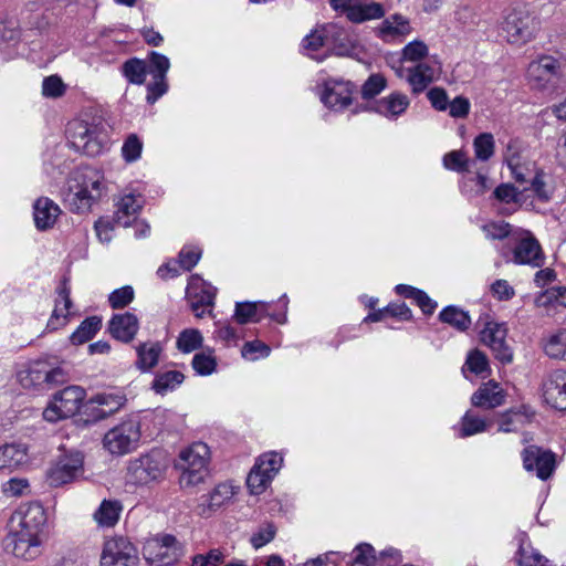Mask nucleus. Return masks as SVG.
<instances>
[{
    "mask_svg": "<svg viewBox=\"0 0 566 566\" xmlns=\"http://www.w3.org/2000/svg\"><path fill=\"white\" fill-rule=\"evenodd\" d=\"M406 72V82L410 85L411 92L418 95L440 77L441 65L437 61L420 62L407 67Z\"/></svg>",
    "mask_w": 566,
    "mask_h": 566,
    "instance_id": "obj_17",
    "label": "nucleus"
},
{
    "mask_svg": "<svg viewBox=\"0 0 566 566\" xmlns=\"http://www.w3.org/2000/svg\"><path fill=\"white\" fill-rule=\"evenodd\" d=\"M180 555L176 537L168 534L149 539L144 547V557L150 566L172 565Z\"/></svg>",
    "mask_w": 566,
    "mask_h": 566,
    "instance_id": "obj_11",
    "label": "nucleus"
},
{
    "mask_svg": "<svg viewBox=\"0 0 566 566\" xmlns=\"http://www.w3.org/2000/svg\"><path fill=\"white\" fill-rule=\"evenodd\" d=\"M134 298V290L132 286H123L113 291L108 301L113 308H120L128 305Z\"/></svg>",
    "mask_w": 566,
    "mask_h": 566,
    "instance_id": "obj_60",
    "label": "nucleus"
},
{
    "mask_svg": "<svg viewBox=\"0 0 566 566\" xmlns=\"http://www.w3.org/2000/svg\"><path fill=\"white\" fill-rule=\"evenodd\" d=\"M185 380V376L179 370H167L158 373L153 381L151 388L159 395L175 390Z\"/></svg>",
    "mask_w": 566,
    "mask_h": 566,
    "instance_id": "obj_39",
    "label": "nucleus"
},
{
    "mask_svg": "<svg viewBox=\"0 0 566 566\" xmlns=\"http://www.w3.org/2000/svg\"><path fill=\"white\" fill-rule=\"evenodd\" d=\"M83 474V457L81 453L64 454L46 471V482L52 488H60L75 481Z\"/></svg>",
    "mask_w": 566,
    "mask_h": 566,
    "instance_id": "obj_12",
    "label": "nucleus"
},
{
    "mask_svg": "<svg viewBox=\"0 0 566 566\" xmlns=\"http://www.w3.org/2000/svg\"><path fill=\"white\" fill-rule=\"evenodd\" d=\"M139 557L134 544L123 536L105 539L99 566H138Z\"/></svg>",
    "mask_w": 566,
    "mask_h": 566,
    "instance_id": "obj_8",
    "label": "nucleus"
},
{
    "mask_svg": "<svg viewBox=\"0 0 566 566\" xmlns=\"http://www.w3.org/2000/svg\"><path fill=\"white\" fill-rule=\"evenodd\" d=\"M470 160L465 154L460 150L448 153L443 157V165L447 169L457 172H464L469 170Z\"/></svg>",
    "mask_w": 566,
    "mask_h": 566,
    "instance_id": "obj_54",
    "label": "nucleus"
},
{
    "mask_svg": "<svg viewBox=\"0 0 566 566\" xmlns=\"http://www.w3.org/2000/svg\"><path fill=\"white\" fill-rule=\"evenodd\" d=\"M123 506L117 500H103L93 514V520L101 527H113L119 520Z\"/></svg>",
    "mask_w": 566,
    "mask_h": 566,
    "instance_id": "obj_36",
    "label": "nucleus"
},
{
    "mask_svg": "<svg viewBox=\"0 0 566 566\" xmlns=\"http://www.w3.org/2000/svg\"><path fill=\"white\" fill-rule=\"evenodd\" d=\"M210 460L209 447L203 442H195L179 454L178 468L181 470L182 488H193L202 483L208 475Z\"/></svg>",
    "mask_w": 566,
    "mask_h": 566,
    "instance_id": "obj_4",
    "label": "nucleus"
},
{
    "mask_svg": "<svg viewBox=\"0 0 566 566\" xmlns=\"http://www.w3.org/2000/svg\"><path fill=\"white\" fill-rule=\"evenodd\" d=\"M505 394L502 387L490 380L482 384L479 389L472 395L471 402L473 406L484 409H494L504 403Z\"/></svg>",
    "mask_w": 566,
    "mask_h": 566,
    "instance_id": "obj_26",
    "label": "nucleus"
},
{
    "mask_svg": "<svg viewBox=\"0 0 566 566\" xmlns=\"http://www.w3.org/2000/svg\"><path fill=\"white\" fill-rule=\"evenodd\" d=\"M70 293L71 291L67 285V280L64 279L61 286L57 289V297L55 298L54 310L48 322L49 329L56 331L67 323V318L71 314L70 310L72 306Z\"/></svg>",
    "mask_w": 566,
    "mask_h": 566,
    "instance_id": "obj_25",
    "label": "nucleus"
},
{
    "mask_svg": "<svg viewBox=\"0 0 566 566\" xmlns=\"http://www.w3.org/2000/svg\"><path fill=\"white\" fill-rule=\"evenodd\" d=\"M384 7L378 2L361 3L356 1L355 6L348 11V20L355 23H361L368 20L380 19L385 15Z\"/></svg>",
    "mask_w": 566,
    "mask_h": 566,
    "instance_id": "obj_38",
    "label": "nucleus"
},
{
    "mask_svg": "<svg viewBox=\"0 0 566 566\" xmlns=\"http://www.w3.org/2000/svg\"><path fill=\"white\" fill-rule=\"evenodd\" d=\"M353 560L350 566H376L380 564L385 566V558L390 557L394 562L400 560V553L395 548L382 551L376 556L375 549L370 544L361 543L353 549Z\"/></svg>",
    "mask_w": 566,
    "mask_h": 566,
    "instance_id": "obj_24",
    "label": "nucleus"
},
{
    "mask_svg": "<svg viewBox=\"0 0 566 566\" xmlns=\"http://www.w3.org/2000/svg\"><path fill=\"white\" fill-rule=\"evenodd\" d=\"M65 85L60 76L50 75L43 80L42 94L45 97L56 98L64 94Z\"/></svg>",
    "mask_w": 566,
    "mask_h": 566,
    "instance_id": "obj_57",
    "label": "nucleus"
},
{
    "mask_svg": "<svg viewBox=\"0 0 566 566\" xmlns=\"http://www.w3.org/2000/svg\"><path fill=\"white\" fill-rule=\"evenodd\" d=\"M270 347L262 342L253 340L244 344L242 355L245 358L255 360L259 357H268L270 355Z\"/></svg>",
    "mask_w": 566,
    "mask_h": 566,
    "instance_id": "obj_61",
    "label": "nucleus"
},
{
    "mask_svg": "<svg viewBox=\"0 0 566 566\" xmlns=\"http://www.w3.org/2000/svg\"><path fill=\"white\" fill-rule=\"evenodd\" d=\"M85 398V390L80 386H70L56 392L43 411L46 421L55 422L74 416Z\"/></svg>",
    "mask_w": 566,
    "mask_h": 566,
    "instance_id": "obj_7",
    "label": "nucleus"
},
{
    "mask_svg": "<svg viewBox=\"0 0 566 566\" xmlns=\"http://www.w3.org/2000/svg\"><path fill=\"white\" fill-rule=\"evenodd\" d=\"M470 109V101L464 96H457L450 101L447 111H449V115L453 118H464L469 115Z\"/></svg>",
    "mask_w": 566,
    "mask_h": 566,
    "instance_id": "obj_63",
    "label": "nucleus"
},
{
    "mask_svg": "<svg viewBox=\"0 0 566 566\" xmlns=\"http://www.w3.org/2000/svg\"><path fill=\"white\" fill-rule=\"evenodd\" d=\"M223 562V554L219 549H211L206 555L193 556L191 566H218Z\"/></svg>",
    "mask_w": 566,
    "mask_h": 566,
    "instance_id": "obj_64",
    "label": "nucleus"
},
{
    "mask_svg": "<svg viewBox=\"0 0 566 566\" xmlns=\"http://www.w3.org/2000/svg\"><path fill=\"white\" fill-rule=\"evenodd\" d=\"M149 73L153 75L154 82L147 86L146 99L153 104L167 92L166 74L170 67V62L166 55L155 51L149 54Z\"/></svg>",
    "mask_w": 566,
    "mask_h": 566,
    "instance_id": "obj_16",
    "label": "nucleus"
},
{
    "mask_svg": "<svg viewBox=\"0 0 566 566\" xmlns=\"http://www.w3.org/2000/svg\"><path fill=\"white\" fill-rule=\"evenodd\" d=\"M507 328L504 324L488 322L480 333L481 342L493 353L502 364L513 361V350L506 343Z\"/></svg>",
    "mask_w": 566,
    "mask_h": 566,
    "instance_id": "obj_13",
    "label": "nucleus"
},
{
    "mask_svg": "<svg viewBox=\"0 0 566 566\" xmlns=\"http://www.w3.org/2000/svg\"><path fill=\"white\" fill-rule=\"evenodd\" d=\"M140 440V426L134 419L122 421L109 429L103 438L104 448L112 455H125L133 452Z\"/></svg>",
    "mask_w": 566,
    "mask_h": 566,
    "instance_id": "obj_6",
    "label": "nucleus"
},
{
    "mask_svg": "<svg viewBox=\"0 0 566 566\" xmlns=\"http://www.w3.org/2000/svg\"><path fill=\"white\" fill-rule=\"evenodd\" d=\"M482 231L488 239L503 240L512 233V227L503 220L491 221L482 227Z\"/></svg>",
    "mask_w": 566,
    "mask_h": 566,
    "instance_id": "obj_53",
    "label": "nucleus"
},
{
    "mask_svg": "<svg viewBox=\"0 0 566 566\" xmlns=\"http://www.w3.org/2000/svg\"><path fill=\"white\" fill-rule=\"evenodd\" d=\"M526 78L532 88L554 90L566 83V55H541L528 64Z\"/></svg>",
    "mask_w": 566,
    "mask_h": 566,
    "instance_id": "obj_2",
    "label": "nucleus"
},
{
    "mask_svg": "<svg viewBox=\"0 0 566 566\" xmlns=\"http://www.w3.org/2000/svg\"><path fill=\"white\" fill-rule=\"evenodd\" d=\"M409 104L410 101L407 95L394 92L378 102L377 111L387 118H397L406 112Z\"/></svg>",
    "mask_w": 566,
    "mask_h": 566,
    "instance_id": "obj_34",
    "label": "nucleus"
},
{
    "mask_svg": "<svg viewBox=\"0 0 566 566\" xmlns=\"http://www.w3.org/2000/svg\"><path fill=\"white\" fill-rule=\"evenodd\" d=\"M46 514L38 502L23 504L11 515L4 547L15 557L33 560L41 554Z\"/></svg>",
    "mask_w": 566,
    "mask_h": 566,
    "instance_id": "obj_1",
    "label": "nucleus"
},
{
    "mask_svg": "<svg viewBox=\"0 0 566 566\" xmlns=\"http://www.w3.org/2000/svg\"><path fill=\"white\" fill-rule=\"evenodd\" d=\"M163 353V346L159 342H145L136 346L137 360L136 366L142 371H149L159 361Z\"/></svg>",
    "mask_w": 566,
    "mask_h": 566,
    "instance_id": "obj_33",
    "label": "nucleus"
},
{
    "mask_svg": "<svg viewBox=\"0 0 566 566\" xmlns=\"http://www.w3.org/2000/svg\"><path fill=\"white\" fill-rule=\"evenodd\" d=\"M60 214V207L48 197L36 199L33 205V219L38 230L53 228Z\"/></svg>",
    "mask_w": 566,
    "mask_h": 566,
    "instance_id": "obj_27",
    "label": "nucleus"
},
{
    "mask_svg": "<svg viewBox=\"0 0 566 566\" xmlns=\"http://www.w3.org/2000/svg\"><path fill=\"white\" fill-rule=\"evenodd\" d=\"M475 158L481 161L489 160L495 151V140L491 133H482L473 140Z\"/></svg>",
    "mask_w": 566,
    "mask_h": 566,
    "instance_id": "obj_47",
    "label": "nucleus"
},
{
    "mask_svg": "<svg viewBox=\"0 0 566 566\" xmlns=\"http://www.w3.org/2000/svg\"><path fill=\"white\" fill-rule=\"evenodd\" d=\"M543 261L544 256L538 241L530 232H523L513 250V262L538 268Z\"/></svg>",
    "mask_w": 566,
    "mask_h": 566,
    "instance_id": "obj_20",
    "label": "nucleus"
},
{
    "mask_svg": "<svg viewBox=\"0 0 566 566\" xmlns=\"http://www.w3.org/2000/svg\"><path fill=\"white\" fill-rule=\"evenodd\" d=\"M237 493L235 486L229 482L219 483L211 492L199 499L195 512L205 518L212 516L221 507L230 503Z\"/></svg>",
    "mask_w": 566,
    "mask_h": 566,
    "instance_id": "obj_15",
    "label": "nucleus"
},
{
    "mask_svg": "<svg viewBox=\"0 0 566 566\" xmlns=\"http://www.w3.org/2000/svg\"><path fill=\"white\" fill-rule=\"evenodd\" d=\"M283 458L276 452L261 455L251 469L247 485L252 494H261L268 488L272 479L279 472Z\"/></svg>",
    "mask_w": 566,
    "mask_h": 566,
    "instance_id": "obj_10",
    "label": "nucleus"
},
{
    "mask_svg": "<svg viewBox=\"0 0 566 566\" xmlns=\"http://www.w3.org/2000/svg\"><path fill=\"white\" fill-rule=\"evenodd\" d=\"M1 491L9 497L23 496L30 491V483L24 478H11L2 484Z\"/></svg>",
    "mask_w": 566,
    "mask_h": 566,
    "instance_id": "obj_51",
    "label": "nucleus"
},
{
    "mask_svg": "<svg viewBox=\"0 0 566 566\" xmlns=\"http://www.w3.org/2000/svg\"><path fill=\"white\" fill-rule=\"evenodd\" d=\"M126 400L120 391L101 392L85 403V413L94 421L103 420L117 412Z\"/></svg>",
    "mask_w": 566,
    "mask_h": 566,
    "instance_id": "obj_14",
    "label": "nucleus"
},
{
    "mask_svg": "<svg viewBox=\"0 0 566 566\" xmlns=\"http://www.w3.org/2000/svg\"><path fill=\"white\" fill-rule=\"evenodd\" d=\"M144 205L140 195L125 192L115 201L114 222L119 227H128L136 219Z\"/></svg>",
    "mask_w": 566,
    "mask_h": 566,
    "instance_id": "obj_23",
    "label": "nucleus"
},
{
    "mask_svg": "<svg viewBox=\"0 0 566 566\" xmlns=\"http://www.w3.org/2000/svg\"><path fill=\"white\" fill-rule=\"evenodd\" d=\"M66 136L75 150L87 156H96L106 139L105 125L101 120L88 123L84 119H73L67 124Z\"/></svg>",
    "mask_w": 566,
    "mask_h": 566,
    "instance_id": "obj_3",
    "label": "nucleus"
},
{
    "mask_svg": "<svg viewBox=\"0 0 566 566\" xmlns=\"http://www.w3.org/2000/svg\"><path fill=\"white\" fill-rule=\"evenodd\" d=\"M353 85L340 80H328L324 84L321 101L333 111H343L352 104Z\"/></svg>",
    "mask_w": 566,
    "mask_h": 566,
    "instance_id": "obj_19",
    "label": "nucleus"
},
{
    "mask_svg": "<svg viewBox=\"0 0 566 566\" xmlns=\"http://www.w3.org/2000/svg\"><path fill=\"white\" fill-rule=\"evenodd\" d=\"M72 178L98 199H101L106 191L103 174L94 168H80L73 172Z\"/></svg>",
    "mask_w": 566,
    "mask_h": 566,
    "instance_id": "obj_31",
    "label": "nucleus"
},
{
    "mask_svg": "<svg viewBox=\"0 0 566 566\" xmlns=\"http://www.w3.org/2000/svg\"><path fill=\"white\" fill-rule=\"evenodd\" d=\"M492 424L491 420L479 417L472 411H467L461 419L459 437L467 438L486 431Z\"/></svg>",
    "mask_w": 566,
    "mask_h": 566,
    "instance_id": "obj_40",
    "label": "nucleus"
},
{
    "mask_svg": "<svg viewBox=\"0 0 566 566\" xmlns=\"http://www.w3.org/2000/svg\"><path fill=\"white\" fill-rule=\"evenodd\" d=\"M28 462V447L11 442L0 446V469L15 470Z\"/></svg>",
    "mask_w": 566,
    "mask_h": 566,
    "instance_id": "obj_30",
    "label": "nucleus"
},
{
    "mask_svg": "<svg viewBox=\"0 0 566 566\" xmlns=\"http://www.w3.org/2000/svg\"><path fill=\"white\" fill-rule=\"evenodd\" d=\"M429 55L428 45L421 40H413L406 44L401 50V62L420 63L426 62Z\"/></svg>",
    "mask_w": 566,
    "mask_h": 566,
    "instance_id": "obj_46",
    "label": "nucleus"
},
{
    "mask_svg": "<svg viewBox=\"0 0 566 566\" xmlns=\"http://www.w3.org/2000/svg\"><path fill=\"white\" fill-rule=\"evenodd\" d=\"M465 366L475 375H481L489 368V360L484 353L479 349L471 350L468 354Z\"/></svg>",
    "mask_w": 566,
    "mask_h": 566,
    "instance_id": "obj_55",
    "label": "nucleus"
},
{
    "mask_svg": "<svg viewBox=\"0 0 566 566\" xmlns=\"http://www.w3.org/2000/svg\"><path fill=\"white\" fill-rule=\"evenodd\" d=\"M544 352L551 358L566 360V326L548 336Z\"/></svg>",
    "mask_w": 566,
    "mask_h": 566,
    "instance_id": "obj_43",
    "label": "nucleus"
},
{
    "mask_svg": "<svg viewBox=\"0 0 566 566\" xmlns=\"http://www.w3.org/2000/svg\"><path fill=\"white\" fill-rule=\"evenodd\" d=\"M188 291L192 303H198L200 306L211 307L214 304L216 287L202 281L197 275L191 276Z\"/></svg>",
    "mask_w": 566,
    "mask_h": 566,
    "instance_id": "obj_35",
    "label": "nucleus"
},
{
    "mask_svg": "<svg viewBox=\"0 0 566 566\" xmlns=\"http://www.w3.org/2000/svg\"><path fill=\"white\" fill-rule=\"evenodd\" d=\"M376 32L384 42L401 43L412 32V27L407 17L394 13L382 20Z\"/></svg>",
    "mask_w": 566,
    "mask_h": 566,
    "instance_id": "obj_21",
    "label": "nucleus"
},
{
    "mask_svg": "<svg viewBox=\"0 0 566 566\" xmlns=\"http://www.w3.org/2000/svg\"><path fill=\"white\" fill-rule=\"evenodd\" d=\"M523 467L526 471H536L541 480L548 479L555 470V455L536 446H530L522 452Z\"/></svg>",
    "mask_w": 566,
    "mask_h": 566,
    "instance_id": "obj_18",
    "label": "nucleus"
},
{
    "mask_svg": "<svg viewBox=\"0 0 566 566\" xmlns=\"http://www.w3.org/2000/svg\"><path fill=\"white\" fill-rule=\"evenodd\" d=\"M143 144L136 135H130L122 147V154L127 163L137 160L142 155Z\"/></svg>",
    "mask_w": 566,
    "mask_h": 566,
    "instance_id": "obj_58",
    "label": "nucleus"
},
{
    "mask_svg": "<svg viewBox=\"0 0 566 566\" xmlns=\"http://www.w3.org/2000/svg\"><path fill=\"white\" fill-rule=\"evenodd\" d=\"M123 74L129 83L140 85L145 82L146 74L149 72L145 61L139 59H130L123 64Z\"/></svg>",
    "mask_w": 566,
    "mask_h": 566,
    "instance_id": "obj_45",
    "label": "nucleus"
},
{
    "mask_svg": "<svg viewBox=\"0 0 566 566\" xmlns=\"http://www.w3.org/2000/svg\"><path fill=\"white\" fill-rule=\"evenodd\" d=\"M537 30L535 18L527 11L513 10L510 12L501 27L502 35L509 43L525 44L530 42Z\"/></svg>",
    "mask_w": 566,
    "mask_h": 566,
    "instance_id": "obj_9",
    "label": "nucleus"
},
{
    "mask_svg": "<svg viewBox=\"0 0 566 566\" xmlns=\"http://www.w3.org/2000/svg\"><path fill=\"white\" fill-rule=\"evenodd\" d=\"M201 250L197 247H185L179 252L178 264L185 271H190L200 260Z\"/></svg>",
    "mask_w": 566,
    "mask_h": 566,
    "instance_id": "obj_56",
    "label": "nucleus"
},
{
    "mask_svg": "<svg viewBox=\"0 0 566 566\" xmlns=\"http://www.w3.org/2000/svg\"><path fill=\"white\" fill-rule=\"evenodd\" d=\"M192 368L200 376L211 375L217 367V361L212 354L198 353L192 358Z\"/></svg>",
    "mask_w": 566,
    "mask_h": 566,
    "instance_id": "obj_52",
    "label": "nucleus"
},
{
    "mask_svg": "<svg viewBox=\"0 0 566 566\" xmlns=\"http://www.w3.org/2000/svg\"><path fill=\"white\" fill-rule=\"evenodd\" d=\"M167 460L161 451L153 450L127 464L126 479L134 485H148L164 479Z\"/></svg>",
    "mask_w": 566,
    "mask_h": 566,
    "instance_id": "obj_5",
    "label": "nucleus"
},
{
    "mask_svg": "<svg viewBox=\"0 0 566 566\" xmlns=\"http://www.w3.org/2000/svg\"><path fill=\"white\" fill-rule=\"evenodd\" d=\"M427 97L434 109L439 112H444L448 109L450 101L444 88L432 87L428 91Z\"/></svg>",
    "mask_w": 566,
    "mask_h": 566,
    "instance_id": "obj_62",
    "label": "nucleus"
},
{
    "mask_svg": "<svg viewBox=\"0 0 566 566\" xmlns=\"http://www.w3.org/2000/svg\"><path fill=\"white\" fill-rule=\"evenodd\" d=\"M54 375H62V369H48L43 364H36L28 370L25 377L22 378V381L24 382V386H39L48 384V379H52Z\"/></svg>",
    "mask_w": 566,
    "mask_h": 566,
    "instance_id": "obj_44",
    "label": "nucleus"
},
{
    "mask_svg": "<svg viewBox=\"0 0 566 566\" xmlns=\"http://www.w3.org/2000/svg\"><path fill=\"white\" fill-rule=\"evenodd\" d=\"M518 543L516 557L518 566H548V560L531 546L525 533L518 535Z\"/></svg>",
    "mask_w": 566,
    "mask_h": 566,
    "instance_id": "obj_37",
    "label": "nucleus"
},
{
    "mask_svg": "<svg viewBox=\"0 0 566 566\" xmlns=\"http://www.w3.org/2000/svg\"><path fill=\"white\" fill-rule=\"evenodd\" d=\"M203 337L196 328L184 329L177 338V348L182 353H191L201 347Z\"/></svg>",
    "mask_w": 566,
    "mask_h": 566,
    "instance_id": "obj_48",
    "label": "nucleus"
},
{
    "mask_svg": "<svg viewBox=\"0 0 566 566\" xmlns=\"http://www.w3.org/2000/svg\"><path fill=\"white\" fill-rule=\"evenodd\" d=\"M102 326V319L97 316L85 318L76 331L71 335V342L74 345H81L94 337Z\"/></svg>",
    "mask_w": 566,
    "mask_h": 566,
    "instance_id": "obj_42",
    "label": "nucleus"
},
{
    "mask_svg": "<svg viewBox=\"0 0 566 566\" xmlns=\"http://www.w3.org/2000/svg\"><path fill=\"white\" fill-rule=\"evenodd\" d=\"M503 160L509 168L516 169L517 165L527 158L524 156V148L518 139H511L503 151Z\"/></svg>",
    "mask_w": 566,
    "mask_h": 566,
    "instance_id": "obj_49",
    "label": "nucleus"
},
{
    "mask_svg": "<svg viewBox=\"0 0 566 566\" xmlns=\"http://www.w3.org/2000/svg\"><path fill=\"white\" fill-rule=\"evenodd\" d=\"M109 332L116 338L124 343L130 342L138 332L139 324L137 317L132 313L117 314L109 321Z\"/></svg>",
    "mask_w": 566,
    "mask_h": 566,
    "instance_id": "obj_29",
    "label": "nucleus"
},
{
    "mask_svg": "<svg viewBox=\"0 0 566 566\" xmlns=\"http://www.w3.org/2000/svg\"><path fill=\"white\" fill-rule=\"evenodd\" d=\"M259 306H263V303H237L234 317L239 324H247L249 322H258L260 317L258 316Z\"/></svg>",
    "mask_w": 566,
    "mask_h": 566,
    "instance_id": "obj_50",
    "label": "nucleus"
},
{
    "mask_svg": "<svg viewBox=\"0 0 566 566\" xmlns=\"http://www.w3.org/2000/svg\"><path fill=\"white\" fill-rule=\"evenodd\" d=\"M386 87V78L379 74H373L368 77L361 87V94L365 98H371L378 95Z\"/></svg>",
    "mask_w": 566,
    "mask_h": 566,
    "instance_id": "obj_59",
    "label": "nucleus"
},
{
    "mask_svg": "<svg viewBox=\"0 0 566 566\" xmlns=\"http://www.w3.org/2000/svg\"><path fill=\"white\" fill-rule=\"evenodd\" d=\"M439 318L441 322L451 325L460 332L467 331L471 325V318L469 314L457 306H447L440 314Z\"/></svg>",
    "mask_w": 566,
    "mask_h": 566,
    "instance_id": "obj_41",
    "label": "nucleus"
},
{
    "mask_svg": "<svg viewBox=\"0 0 566 566\" xmlns=\"http://www.w3.org/2000/svg\"><path fill=\"white\" fill-rule=\"evenodd\" d=\"M543 397L556 410H566V373L556 370L543 384Z\"/></svg>",
    "mask_w": 566,
    "mask_h": 566,
    "instance_id": "obj_22",
    "label": "nucleus"
},
{
    "mask_svg": "<svg viewBox=\"0 0 566 566\" xmlns=\"http://www.w3.org/2000/svg\"><path fill=\"white\" fill-rule=\"evenodd\" d=\"M342 32L336 25H327L322 31H315L306 35L302 42V49L304 53L317 61H322L324 56L318 57L315 53L325 46L329 35H336Z\"/></svg>",
    "mask_w": 566,
    "mask_h": 566,
    "instance_id": "obj_32",
    "label": "nucleus"
},
{
    "mask_svg": "<svg viewBox=\"0 0 566 566\" xmlns=\"http://www.w3.org/2000/svg\"><path fill=\"white\" fill-rule=\"evenodd\" d=\"M99 199L94 195L90 193V190L82 187L72 177L69 181V193L66 195V201L70 209L76 213H84L91 210L92 206Z\"/></svg>",
    "mask_w": 566,
    "mask_h": 566,
    "instance_id": "obj_28",
    "label": "nucleus"
}]
</instances>
